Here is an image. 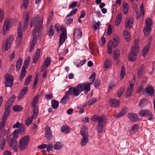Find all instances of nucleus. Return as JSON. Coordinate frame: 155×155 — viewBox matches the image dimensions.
<instances>
[{"mask_svg":"<svg viewBox=\"0 0 155 155\" xmlns=\"http://www.w3.org/2000/svg\"><path fill=\"white\" fill-rule=\"evenodd\" d=\"M43 18H40L39 15L35 16L31 20L30 26L31 27H33L35 24V27L32 31V34L34 36V37L31 42L36 43L37 37L35 34L38 32L40 33L42 30L43 28Z\"/></svg>","mask_w":155,"mask_h":155,"instance_id":"1","label":"nucleus"},{"mask_svg":"<svg viewBox=\"0 0 155 155\" xmlns=\"http://www.w3.org/2000/svg\"><path fill=\"white\" fill-rule=\"evenodd\" d=\"M30 137L28 135L22 137L19 142V147L21 150H24L27 147L30 140Z\"/></svg>","mask_w":155,"mask_h":155,"instance_id":"2","label":"nucleus"},{"mask_svg":"<svg viewBox=\"0 0 155 155\" xmlns=\"http://www.w3.org/2000/svg\"><path fill=\"white\" fill-rule=\"evenodd\" d=\"M5 86L6 87H11L13 84L14 78L10 74L7 73L5 75Z\"/></svg>","mask_w":155,"mask_h":155,"instance_id":"3","label":"nucleus"},{"mask_svg":"<svg viewBox=\"0 0 155 155\" xmlns=\"http://www.w3.org/2000/svg\"><path fill=\"white\" fill-rule=\"evenodd\" d=\"M13 22L12 19L6 18L4 22V25L3 27V33L5 35L8 30L10 25Z\"/></svg>","mask_w":155,"mask_h":155,"instance_id":"4","label":"nucleus"},{"mask_svg":"<svg viewBox=\"0 0 155 155\" xmlns=\"http://www.w3.org/2000/svg\"><path fill=\"white\" fill-rule=\"evenodd\" d=\"M21 22H19L18 27L17 34L18 37L16 40V45L18 46L21 41L22 36V33L21 32L22 29L21 28Z\"/></svg>","mask_w":155,"mask_h":155,"instance_id":"5","label":"nucleus"},{"mask_svg":"<svg viewBox=\"0 0 155 155\" xmlns=\"http://www.w3.org/2000/svg\"><path fill=\"white\" fill-rule=\"evenodd\" d=\"M61 33L60 35L59 45H61L65 41V39L67 38V29L65 28L61 29Z\"/></svg>","mask_w":155,"mask_h":155,"instance_id":"6","label":"nucleus"},{"mask_svg":"<svg viewBox=\"0 0 155 155\" xmlns=\"http://www.w3.org/2000/svg\"><path fill=\"white\" fill-rule=\"evenodd\" d=\"M139 114L141 117H148L150 120H153V114L150 111L148 110H142L139 112Z\"/></svg>","mask_w":155,"mask_h":155,"instance_id":"7","label":"nucleus"},{"mask_svg":"<svg viewBox=\"0 0 155 155\" xmlns=\"http://www.w3.org/2000/svg\"><path fill=\"white\" fill-rule=\"evenodd\" d=\"M92 119L93 121L98 122L99 124H101L105 122L106 118L105 115L102 116L95 115L94 116Z\"/></svg>","mask_w":155,"mask_h":155,"instance_id":"8","label":"nucleus"},{"mask_svg":"<svg viewBox=\"0 0 155 155\" xmlns=\"http://www.w3.org/2000/svg\"><path fill=\"white\" fill-rule=\"evenodd\" d=\"M14 40V37L13 35H11L7 39L5 45V49L7 51L11 47Z\"/></svg>","mask_w":155,"mask_h":155,"instance_id":"9","label":"nucleus"},{"mask_svg":"<svg viewBox=\"0 0 155 155\" xmlns=\"http://www.w3.org/2000/svg\"><path fill=\"white\" fill-rule=\"evenodd\" d=\"M81 92L77 87H71L67 92V95L71 94L74 96H77L79 95Z\"/></svg>","mask_w":155,"mask_h":155,"instance_id":"10","label":"nucleus"},{"mask_svg":"<svg viewBox=\"0 0 155 155\" xmlns=\"http://www.w3.org/2000/svg\"><path fill=\"white\" fill-rule=\"evenodd\" d=\"M45 136L49 140H51L52 138V132L51 128L48 126H46L45 128Z\"/></svg>","mask_w":155,"mask_h":155,"instance_id":"11","label":"nucleus"},{"mask_svg":"<svg viewBox=\"0 0 155 155\" xmlns=\"http://www.w3.org/2000/svg\"><path fill=\"white\" fill-rule=\"evenodd\" d=\"M11 135H7V141L10 147H12L18 144L17 140L15 139L11 138Z\"/></svg>","mask_w":155,"mask_h":155,"instance_id":"12","label":"nucleus"},{"mask_svg":"<svg viewBox=\"0 0 155 155\" xmlns=\"http://www.w3.org/2000/svg\"><path fill=\"white\" fill-rule=\"evenodd\" d=\"M145 92L148 94L151 97H153L154 95V88L151 85H147L145 88Z\"/></svg>","mask_w":155,"mask_h":155,"instance_id":"13","label":"nucleus"},{"mask_svg":"<svg viewBox=\"0 0 155 155\" xmlns=\"http://www.w3.org/2000/svg\"><path fill=\"white\" fill-rule=\"evenodd\" d=\"M82 35V32L80 29L76 28L74 30L73 32V36L74 39L75 40L80 38Z\"/></svg>","mask_w":155,"mask_h":155,"instance_id":"14","label":"nucleus"},{"mask_svg":"<svg viewBox=\"0 0 155 155\" xmlns=\"http://www.w3.org/2000/svg\"><path fill=\"white\" fill-rule=\"evenodd\" d=\"M134 85L133 84H130L129 87H128L126 93V97L127 98L131 96L134 90Z\"/></svg>","mask_w":155,"mask_h":155,"instance_id":"15","label":"nucleus"},{"mask_svg":"<svg viewBox=\"0 0 155 155\" xmlns=\"http://www.w3.org/2000/svg\"><path fill=\"white\" fill-rule=\"evenodd\" d=\"M127 108L126 107H123L121 111L117 114L114 115V116L116 118H119L123 116L127 113Z\"/></svg>","mask_w":155,"mask_h":155,"instance_id":"16","label":"nucleus"},{"mask_svg":"<svg viewBox=\"0 0 155 155\" xmlns=\"http://www.w3.org/2000/svg\"><path fill=\"white\" fill-rule=\"evenodd\" d=\"M110 101V105L112 107L116 108L120 106V102L116 99H112Z\"/></svg>","mask_w":155,"mask_h":155,"instance_id":"17","label":"nucleus"},{"mask_svg":"<svg viewBox=\"0 0 155 155\" xmlns=\"http://www.w3.org/2000/svg\"><path fill=\"white\" fill-rule=\"evenodd\" d=\"M133 18L130 17L128 21L125 22V26L126 28L127 29H129L130 30L133 27Z\"/></svg>","mask_w":155,"mask_h":155,"instance_id":"18","label":"nucleus"},{"mask_svg":"<svg viewBox=\"0 0 155 155\" xmlns=\"http://www.w3.org/2000/svg\"><path fill=\"white\" fill-rule=\"evenodd\" d=\"M128 118L133 122L137 121L139 120L137 114L133 113H129L127 114Z\"/></svg>","mask_w":155,"mask_h":155,"instance_id":"19","label":"nucleus"},{"mask_svg":"<svg viewBox=\"0 0 155 155\" xmlns=\"http://www.w3.org/2000/svg\"><path fill=\"white\" fill-rule=\"evenodd\" d=\"M87 128L85 126H83L80 130V134L82 137H89V134L87 131Z\"/></svg>","mask_w":155,"mask_h":155,"instance_id":"20","label":"nucleus"},{"mask_svg":"<svg viewBox=\"0 0 155 155\" xmlns=\"http://www.w3.org/2000/svg\"><path fill=\"white\" fill-rule=\"evenodd\" d=\"M51 63V59L49 57H47L44 63L42 65V68L44 69V68H47L50 64Z\"/></svg>","mask_w":155,"mask_h":155,"instance_id":"21","label":"nucleus"},{"mask_svg":"<svg viewBox=\"0 0 155 155\" xmlns=\"http://www.w3.org/2000/svg\"><path fill=\"white\" fill-rule=\"evenodd\" d=\"M28 90V87H25L22 89L19 94V96L18 97V100H20L27 93Z\"/></svg>","mask_w":155,"mask_h":155,"instance_id":"22","label":"nucleus"},{"mask_svg":"<svg viewBox=\"0 0 155 155\" xmlns=\"http://www.w3.org/2000/svg\"><path fill=\"white\" fill-rule=\"evenodd\" d=\"M137 55L135 53L130 52L128 55V59L133 62L137 60Z\"/></svg>","mask_w":155,"mask_h":155,"instance_id":"23","label":"nucleus"},{"mask_svg":"<svg viewBox=\"0 0 155 155\" xmlns=\"http://www.w3.org/2000/svg\"><path fill=\"white\" fill-rule=\"evenodd\" d=\"M150 42L148 43L144 47L142 52V55L144 57H145L148 52L150 47Z\"/></svg>","mask_w":155,"mask_h":155,"instance_id":"24","label":"nucleus"},{"mask_svg":"<svg viewBox=\"0 0 155 155\" xmlns=\"http://www.w3.org/2000/svg\"><path fill=\"white\" fill-rule=\"evenodd\" d=\"M89 141V139L88 138V137H83V138L81 139V141L80 144L81 146H84Z\"/></svg>","mask_w":155,"mask_h":155,"instance_id":"25","label":"nucleus"},{"mask_svg":"<svg viewBox=\"0 0 155 155\" xmlns=\"http://www.w3.org/2000/svg\"><path fill=\"white\" fill-rule=\"evenodd\" d=\"M140 52V50L139 47L138 46L134 45L130 49V53H133L137 55Z\"/></svg>","mask_w":155,"mask_h":155,"instance_id":"26","label":"nucleus"},{"mask_svg":"<svg viewBox=\"0 0 155 155\" xmlns=\"http://www.w3.org/2000/svg\"><path fill=\"white\" fill-rule=\"evenodd\" d=\"M38 108L37 106H35L33 109V114L32 116L30 117L32 118V119H35L38 116Z\"/></svg>","mask_w":155,"mask_h":155,"instance_id":"27","label":"nucleus"},{"mask_svg":"<svg viewBox=\"0 0 155 155\" xmlns=\"http://www.w3.org/2000/svg\"><path fill=\"white\" fill-rule=\"evenodd\" d=\"M22 59L21 58H19L16 62V69L17 71H19L20 68L22 65Z\"/></svg>","mask_w":155,"mask_h":155,"instance_id":"28","label":"nucleus"},{"mask_svg":"<svg viewBox=\"0 0 155 155\" xmlns=\"http://www.w3.org/2000/svg\"><path fill=\"white\" fill-rule=\"evenodd\" d=\"M61 131L64 133H68L70 131V127L67 125H63L61 127Z\"/></svg>","mask_w":155,"mask_h":155,"instance_id":"29","label":"nucleus"},{"mask_svg":"<svg viewBox=\"0 0 155 155\" xmlns=\"http://www.w3.org/2000/svg\"><path fill=\"white\" fill-rule=\"evenodd\" d=\"M40 49H38L37 51V52L35 54V55L33 58V63H36L39 59L40 53Z\"/></svg>","mask_w":155,"mask_h":155,"instance_id":"30","label":"nucleus"},{"mask_svg":"<svg viewBox=\"0 0 155 155\" xmlns=\"http://www.w3.org/2000/svg\"><path fill=\"white\" fill-rule=\"evenodd\" d=\"M144 67V64L142 65L140 67L138 72V77L139 78L142 77Z\"/></svg>","mask_w":155,"mask_h":155,"instance_id":"31","label":"nucleus"},{"mask_svg":"<svg viewBox=\"0 0 155 155\" xmlns=\"http://www.w3.org/2000/svg\"><path fill=\"white\" fill-rule=\"evenodd\" d=\"M30 61V58L29 57H28L27 59L24 61L22 69L26 70L28 66L29 63Z\"/></svg>","mask_w":155,"mask_h":155,"instance_id":"32","label":"nucleus"},{"mask_svg":"<svg viewBox=\"0 0 155 155\" xmlns=\"http://www.w3.org/2000/svg\"><path fill=\"white\" fill-rule=\"evenodd\" d=\"M148 103V101L145 99H143L141 100L139 104V106L141 107H143L146 106Z\"/></svg>","mask_w":155,"mask_h":155,"instance_id":"33","label":"nucleus"},{"mask_svg":"<svg viewBox=\"0 0 155 155\" xmlns=\"http://www.w3.org/2000/svg\"><path fill=\"white\" fill-rule=\"evenodd\" d=\"M38 99V95H36L33 98L31 103V107H35V106H36V104L37 103Z\"/></svg>","mask_w":155,"mask_h":155,"instance_id":"34","label":"nucleus"},{"mask_svg":"<svg viewBox=\"0 0 155 155\" xmlns=\"http://www.w3.org/2000/svg\"><path fill=\"white\" fill-rule=\"evenodd\" d=\"M51 105L53 109H56L58 106L59 102L57 100H52L51 101Z\"/></svg>","mask_w":155,"mask_h":155,"instance_id":"35","label":"nucleus"},{"mask_svg":"<svg viewBox=\"0 0 155 155\" xmlns=\"http://www.w3.org/2000/svg\"><path fill=\"white\" fill-rule=\"evenodd\" d=\"M111 66V61L108 59H106L104 63V68L107 69L110 67Z\"/></svg>","mask_w":155,"mask_h":155,"instance_id":"36","label":"nucleus"},{"mask_svg":"<svg viewBox=\"0 0 155 155\" xmlns=\"http://www.w3.org/2000/svg\"><path fill=\"white\" fill-rule=\"evenodd\" d=\"M25 125L23 124H20L19 127L18 128V129L17 130V131H18V133L20 134H22L25 132Z\"/></svg>","mask_w":155,"mask_h":155,"instance_id":"37","label":"nucleus"},{"mask_svg":"<svg viewBox=\"0 0 155 155\" xmlns=\"http://www.w3.org/2000/svg\"><path fill=\"white\" fill-rule=\"evenodd\" d=\"M139 128V126L137 124H135L131 129L130 131V134H132L134 133L137 132Z\"/></svg>","mask_w":155,"mask_h":155,"instance_id":"38","label":"nucleus"},{"mask_svg":"<svg viewBox=\"0 0 155 155\" xmlns=\"http://www.w3.org/2000/svg\"><path fill=\"white\" fill-rule=\"evenodd\" d=\"M122 15L121 14H119L117 16L115 21V24L116 25L118 26L120 25L121 19Z\"/></svg>","mask_w":155,"mask_h":155,"instance_id":"39","label":"nucleus"},{"mask_svg":"<svg viewBox=\"0 0 155 155\" xmlns=\"http://www.w3.org/2000/svg\"><path fill=\"white\" fill-rule=\"evenodd\" d=\"M151 28L150 27L148 26H146L145 27L143 30V32L145 35L147 36L149 35L151 31Z\"/></svg>","mask_w":155,"mask_h":155,"instance_id":"40","label":"nucleus"},{"mask_svg":"<svg viewBox=\"0 0 155 155\" xmlns=\"http://www.w3.org/2000/svg\"><path fill=\"white\" fill-rule=\"evenodd\" d=\"M91 84L88 83H84V87L85 92H87L90 91Z\"/></svg>","mask_w":155,"mask_h":155,"instance_id":"41","label":"nucleus"},{"mask_svg":"<svg viewBox=\"0 0 155 155\" xmlns=\"http://www.w3.org/2000/svg\"><path fill=\"white\" fill-rule=\"evenodd\" d=\"M123 12L125 14H127L128 12L129 6L127 3L125 2L123 3Z\"/></svg>","mask_w":155,"mask_h":155,"instance_id":"42","label":"nucleus"},{"mask_svg":"<svg viewBox=\"0 0 155 155\" xmlns=\"http://www.w3.org/2000/svg\"><path fill=\"white\" fill-rule=\"evenodd\" d=\"M26 73V70L22 69L20 72V75L19 77V80L21 81L23 78L25 76V74Z\"/></svg>","mask_w":155,"mask_h":155,"instance_id":"43","label":"nucleus"},{"mask_svg":"<svg viewBox=\"0 0 155 155\" xmlns=\"http://www.w3.org/2000/svg\"><path fill=\"white\" fill-rule=\"evenodd\" d=\"M124 37L128 41L130 40V34L127 30H125L124 31Z\"/></svg>","mask_w":155,"mask_h":155,"instance_id":"44","label":"nucleus"},{"mask_svg":"<svg viewBox=\"0 0 155 155\" xmlns=\"http://www.w3.org/2000/svg\"><path fill=\"white\" fill-rule=\"evenodd\" d=\"M63 145L62 143L57 142L54 145V148L56 150H58L61 149Z\"/></svg>","mask_w":155,"mask_h":155,"instance_id":"45","label":"nucleus"},{"mask_svg":"<svg viewBox=\"0 0 155 155\" xmlns=\"http://www.w3.org/2000/svg\"><path fill=\"white\" fill-rule=\"evenodd\" d=\"M125 68L124 66L121 67L120 74V79H122L125 75Z\"/></svg>","mask_w":155,"mask_h":155,"instance_id":"46","label":"nucleus"},{"mask_svg":"<svg viewBox=\"0 0 155 155\" xmlns=\"http://www.w3.org/2000/svg\"><path fill=\"white\" fill-rule=\"evenodd\" d=\"M32 76L29 75L25 79L24 85L25 86L28 85L31 82L32 78Z\"/></svg>","mask_w":155,"mask_h":155,"instance_id":"47","label":"nucleus"},{"mask_svg":"<svg viewBox=\"0 0 155 155\" xmlns=\"http://www.w3.org/2000/svg\"><path fill=\"white\" fill-rule=\"evenodd\" d=\"M33 119L32 118L30 117H28L25 121V125L29 126L32 122Z\"/></svg>","mask_w":155,"mask_h":155,"instance_id":"48","label":"nucleus"},{"mask_svg":"<svg viewBox=\"0 0 155 155\" xmlns=\"http://www.w3.org/2000/svg\"><path fill=\"white\" fill-rule=\"evenodd\" d=\"M95 78V73H94L90 77L89 79L90 81V82H88L90 84H91L94 82V80Z\"/></svg>","mask_w":155,"mask_h":155,"instance_id":"49","label":"nucleus"},{"mask_svg":"<svg viewBox=\"0 0 155 155\" xmlns=\"http://www.w3.org/2000/svg\"><path fill=\"white\" fill-rule=\"evenodd\" d=\"M12 104L9 102H7L5 105V111L10 112V107L12 105Z\"/></svg>","mask_w":155,"mask_h":155,"instance_id":"50","label":"nucleus"},{"mask_svg":"<svg viewBox=\"0 0 155 155\" xmlns=\"http://www.w3.org/2000/svg\"><path fill=\"white\" fill-rule=\"evenodd\" d=\"M53 26L51 25L49 28V29L48 31V34L50 37H51L53 36L54 32V30L53 29Z\"/></svg>","mask_w":155,"mask_h":155,"instance_id":"51","label":"nucleus"},{"mask_svg":"<svg viewBox=\"0 0 155 155\" xmlns=\"http://www.w3.org/2000/svg\"><path fill=\"white\" fill-rule=\"evenodd\" d=\"M13 110L15 111H19L22 110L23 107L19 105L14 106L13 108Z\"/></svg>","mask_w":155,"mask_h":155,"instance_id":"52","label":"nucleus"},{"mask_svg":"<svg viewBox=\"0 0 155 155\" xmlns=\"http://www.w3.org/2000/svg\"><path fill=\"white\" fill-rule=\"evenodd\" d=\"M125 90V88L124 87H121L118 90L117 92V96L120 97L124 92Z\"/></svg>","mask_w":155,"mask_h":155,"instance_id":"53","label":"nucleus"},{"mask_svg":"<svg viewBox=\"0 0 155 155\" xmlns=\"http://www.w3.org/2000/svg\"><path fill=\"white\" fill-rule=\"evenodd\" d=\"M120 52L118 50H115L114 51V58L115 60L118 59L120 56Z\"/></svg>","mask_w":155,"mask_h":155,"instance_id":"54","label":"nucleus"},{"mask_svg":"<svg viewBox=\"0 0 155 155\" xmlns=\"http://www.w3.org/2000/svg\"><path fill=\"white\" fill-rule=\"evenodd\" d=\"M103 125L101 124H98L97 126V130L98 133H101L103 129Z\"/></svg>","mask_w":155,"mask_h":155,"instance_id":"55","label":"nucleus"},{"mask_svg":"<svg viewBox=\"0 0 155 155\" xmlns=\"http://www.w3.org/2000/svg\"><path fill=\"white\" fill-rule=\"evenodd\" d=\"M145 22L147 24V26H148L150 27L153 24V22L151 19L148 18L145 20Z\"/></svg>","mask_w":155,"mask_h":155,"instance_id":"56","label":"nucleus"},{"mask_svg":"<svg viewBox=\"0 0 155 155\" xmlns=\"http://www.w3.org/2000/svg\"><path fill=\"white\" fill-rule=\"evenodd\" d=\"M76 87L81 93L84 91V83L79 84Z\"/></svg>","mask_w":155,"mask_h":155,"instance_id":"57","label":"nucleus"},{"mask_svg":"<svg viewBox=\"0 0 155 155\" xmlns=\"http://www.w3.org/2000/svg\"><path fill=\"white\" fill-rule=\"evenodd\" d=\"M97 101V99L95 98H92L90 99L88 101L87 104L88 105H91L94 104Z\"/></svg>","mask_w":155,"mask_h":155,"instance_id":"58","label":"nucleus"},{"mask_svg":"<svg viewBox=\"0 0 155 155\" xmlns=\"http://www.w3.org/2000/svg\"><path fill=\"white\" fill-rule=\"evenodd\" d=\"M68 98V97L67 96V95H64L60 101V103L63 104H66Z\"/></svg>","mask_w":155,"mask_h":155,"instance_id":"59","label":"nucleus"},{"mask_svg":"<svg viewBox=\"0 0 155 155\" xmlns=\"http://www.w3.org/2000/svg\"><path fill=\"white\" fill-rule=\"evenodd\" d=\"M119 44V43L113 41H110L108 44L109 45L112 46L114 48H115L118 46Z\"/></svg>","mask_w":155,"mask_h":155,"instance_id":"60","label":"nucleus"},{"mask_svg":"<svg viewBox=\"0 0 155 155\" xmlns=\"http://www.w3.org/2000/svg\"><path fill=\"white\" fill-rule=\"evenodd\" d=\"M77 10L78 9L76 8L73 9L67 15L66 17H69L72 16L73 15L75 14V13L77 12Z\"/></svg>","mask_w":155,"mask_h":155,"instance_id":"61","label":"nucleus"},{"mask_svg":"<svg viewBox=\"0 0 155 155\" xmlns=\"http://www.w3.org/2000/svg\"><path fill=\"white\" fill-rule=\"evenodd\" d=\"M87 106L86 103L82 105H80L78 106V107L81 109L79 110V112L80 113H82L84 111V109H83Z\"/></svg>","mask_w":155,"mask_h":155,"instance_id":"62","label":"nucleus"},{"mask_svg":"<svg viewBox=\"0 0 155 155\" xmlns=\"http://www.w3.org/2000/svg\"><path fill=\"white\" fill-rule=\"evenodd\" d=\"M101 23L99 21L97 22L94 23H93V26L94 28V30L96 31L97 29H99V25Z\"/></svg>","mask_w":155,"mask_h":155,"instance_id":"63","label":"nucleus"},{"mask_svg":"<svg viewBox=\"0 0 155 155\" xmlns=\"http://www.w3.org/2000/svg\"><path fill=\"white\" fill-rule=\"evenodd\" d=\"M28 2L29 0H23V4L22 5H21V8L23 7L25 9L26 8L28 5Z\"/></svg>","mask_w":155,"mask_h":155,"instance_id":"64","label":"nucleus"}]
</instances>
